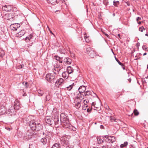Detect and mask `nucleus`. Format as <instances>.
<instances>
[{
  "label": "nucleus",
  "instance_id": "1",
  "mask_svg": "<svg viewBox=\"0 0 148 148\" xmlns=\"http://www.w3.org/2000/svg\"><path fill=\"white\" fill-rule=\"evenodd\" d=\"M60 123L63 127L71 130H75V128L71 125L68 116L64 113H62L60 115Z\"/></svg>",
  "mask_w": 148,
  "mask_h": 148
},
{
  "label": "nucleus",
  "instance_id": "2",
  "mask_svg": "<svg viewBox=\"0 0 148 148\" xmlns=\"http://www.w3.org/2000/svg\"><path fill=\"white\" fill-rule=\"evenodd\" d=\"M29 126L31 129L34 131H39L42 130L43 126L39 122L34 120L30 121Z\"/></svg>",
  "mask_w": 148,
  "mask_h": 148
},
{
  "label": "nucleus",
  "instance_id": "3",
  "mask_svg": "<svg viewBox=\"0 0 148 148\" xmlns=\"http://www.w3.org/2000/svg\"><path fill=\"white\" fill-rule=\"evenodd\" d=\"M84 95L81 93L79 92L77 95V97L75 99L74 103L75 106L77 108H79L81 106L82 100L84 99Z\"/></svg>",
  "mask_w": 148,
  "mask_h": 148
},
{
  "label": "nucleus",
  "instance_id": "4",
  "mask_svg": "<svg viewBox=\"0 0 148 148\" xmlns=\"http://www.w3.org/2000/svg\"><path fill=\"white\" fill-rule=\"evenodd\" d=\"M71 136H69L63 135L60 138L61 143L64 146L67 145L69 143V140Z\"/></svg>",
  "mask_w": 148,
  "mask_h": 148
},
{
  "label": "nucleus",
  "instance_id": "5",
  "mask_svg": "<svg viewBox=\"0 0 148 148\" xmlns=\"http://www.w3.org/2000/svg\"><path fill=\"white\" fill-rule=\"evenodd\" d=\"M34 131L31 129L28 130L25 133V134L24 136L23 139L25 141L30 139L34 134Z\"/></svg>",
  "mask_w": 148,
  "mask_h": 148
},
{
  "label": "nucleus",
  "instance_id": "6",
  "mask_svg": "<svg viewBox=\"0 0 148 148\" xmlns=\"http://www.w3.org/2000/svg\"><path fill=\"white\" fill-rule=\"evenodd\" d=\"M62 67L58 64H56L54 66V70L55 71L54 72V73L55 75L61 73V70L62 69Z\"/></svg>",
  "mask_w": 148,
  "mask_h": 148
},
{
  "label": "nucleus",
  "instance_id": "7",
  "mask_svg": "<svg viewBox=\"0 0 148 148\" xmlns=\"http://www.w3.org/2000/svg\"><path fill=\"white\" fill-rule=\"evenodd\" d=\"M46 78L48 81L49 82L51 83L52 82L54 83L55 76L54 75L52 74H48L46 75Z\"/></svg>",
  "mask_w": 148,
  "mask_h": 148
},
{
  "label": "nucleus",
  "instance_id": "8",
  "mask_svg": "<svg viewBox=\"0 0 148 148\" xmlns=\"http://www.w3.org/2000/svg\"><path fill=\"white\" fill-rule=\"evenodd\" d=\"M15 110L13 107H11L6 112V114L8 116H13L14 115L16 114Z\"/></svg>",
  "mask_w": 148,
  "mask_h": 148
},
{
  "label": "nucleus",
  "instance_id": "9",
  "mask_svg": "<svg viewBox=\"0 0 148 148\" xmlns=\"http://www.w3.org/2000/svg\"><path fill=\"white\" fill-rule=\"evenodd\" d=\"M2 10H3L7 12L12 11L13 10L12 7L10 5H5L3 7Z\"/></svg>",
  "mask_w": 148,
  "mask_h": 148
},
{
  "label": "nucleus",
  "instance_id": "10",
  "mask_svg": "<svg viewBox=\"0 0 148 148\" xmlns=\"http://www.w3.org/2000/svg\"><path fill=\"white\" fill-rule=\"evenodd\" d=\"M45 121L46 123L50 125H53V123L54 122L53 119L50 118L49 116H47L46 117Z\"/></svg>",
  "mask_w": 148,
  "mask_h": 148
},
{
  "label": "nucleus",
  "instance_id": "11",
  "mask_svg": "<svg viewBox=\"0 0 148 148\" xmlns=\"http://www.w3.org/2000/svg\"><path fill=\"white\" fill-rule=\"evenodd\" d=\"M53 119L54 122L53 123V124L55 125L56 127H58V125L59 123V119L58 116H55L54 117H53Z\"/></svg>",
  "mask_w": 148,
  "mask_h": 148
},
{
  "label": "nucleus",
  "instance_id": "12",
  "mask_svg": "<svg viewBox=\"0 0 148 148\" xmlns=\"http://www.w3.org/2000/svg\"><path fill=\"white\" fill-rule=\"evenodd\" d=\"M12 107H13L16 110H18L20 108L21 106L18 100H15L14 102V106Z\"/></svg>",
  "mask_w": 148,
  "mask_h": 148
},
{
  "label": "nucleus",
  "instance_id": "13",
  "mask_svg": "<svg viewBox=\"0 0 148 148\" xmlns=\"http://www.w3.org/2000/svg\"><path fill=\"white\" fill-rule=\"evenodd\" d=\"M20 26V24L18 23H14L12 24L11 29L13 30H16Z\"/></svg>",
  "mask_w": 148,
  "mask_h": 148
},
{
  "label": "nucleus",
  "instance_id": "14",
  "mask_svg": "<svg viewBox=\"0 0 148 148\" xmlns=\"http://www.w3.org/2000/svg\"><path fill=\"white\" fill-rule=\"evenodd\" d=\"M64 80L62 78H60L56 82V83L59 86H60L64 84Z\"/></svg>",
  "mask_w": 148,
  "mask_h": 148
},
{
  "label": "nucleus",
  "instance_id": "15",
  "mask_svg": "<svg viewBox=\"0 0 148 148\" xmlns=\"http://www.w3.org/2000/svg\"><path fill=\"white\" fill-rule=\"evenodd\" d=\"M6 108L4 106H0V115H2L5 112Z\"/></svg>",
  "mask_w": 148,
  "mask_h": 148
},
{
  "label": "nucleus",
  "instance_id": "16",
  "mask_svg": "<svg viewBox=\"0 0 148 148\" xmlns=\"http://www.w3.org/2000/svg\"><path fill=\"white\" fill-rule=\"evenodd\" d=\"M86 89V87L84 86H81L79 88L78 90L79 92L82 93L84 92Z\"/></svg>",
  "mask_w": 148,
  "mask_h": 148
},
{
  "label": "nucleus",
  "instance_id": "17",
  "mask_svg": "<svg viewBox=\"0 0 148 148\" xmlns=\"http://www.w3.org/2000/svg\"><path fill=\"white\" fill-rule=\"evenodd\" d=\"M63 61L66 64H69L71 63V60L68 57L65 58Z\"/></svg>",
  "mask_w": 148,
  "mask_h": 148
},
{
  "label": "nucleus",
  "instance_id": "18",
  "mask_svg": "<svg viewBox=\"0 0 148 148\" xmlns=\"http://www.w3.org/2000/svg\"><path fill=\"white\" fill-rule=\"evenodd\" d=\"M33 37V36L32 34H30L28 36L25 38V40L26 42H29V41H31V40L32 39Z\"/></svg>",
  "mask_w": 148,
  "mask_h": 148
},
{
  "label": "nucleus",
  "instance_id": "19",
  "mask_svg": "<svg viewBox=\"0 0 148 148\" xmlns=\"http://www.w3.org/2000/svg\"><path fill=\"white\" fill-rule=\"evenodd\" d=\"M25 32L24 30H22L17 34V36L19 38L21 37L24 35Z\"/></svg>",
  "mask_w": 148,
  "mask_h": 148
},
{
  "label": "nucleus",
  "instance_id": "20",
  "mask_svg": "<svg viewBox=\"0 0 148 148\" xmlns=\"http://www.w3.org/2000/svg\"><path fill=\"white\" fill-rule=\"evenodd\" d=\"M67 72L69 74L73 72V69L71 66H68L67 68Z\"/></svg>",
  "mask_w": 148,
  "mask_h": 148
},
{
  "label": "nucleus",
  "instance_id": "21",
  "mask_svg": "<svg viewBox=\"0 0 148 148\" xmlns=\"http://www.w3.org/2000/svg\"><path fill=\"white\" fill-rule=\"evenodd\" d=\"M95 94V93H94L92 91H87L86 92H85L84 93V96H88L89 95H92V94Z\"/></svg>",
  "mask_w": 148,
  "mask_h": 148
},
{
  "label": "nucleus",
  "instance_id": "22",
  "mask_svg": "<svg viewBox=\"0 0 148 148\" xmlns=\"http://www.w3.org/2000/svg\"><path fill=\"white\" fill-rule=\"evenodd\" d=\"M54 57L55 58L56 60L59 61L60 63H61L62 62V58H60L57 56H55Z\"/></svg>",
  "mask_w": 148,
  "mask_h": 148
},
{
  "label": "nucleus",
  "instance_id": "23",
  "mask_svg": "<svg viewBox=\"0 0 148 148\" xmlns=\"http://www.w3.org/2000/svg\"><path fill=\"white\" fill-rule=\"evenodd\" d=\"M69 74L66 72L65 71L62 73V76L64 78L67 79L68 77Z\"/></svg>",
  "mask_w": 148,
  "mask_h": 148
},
{
  "label": "nucleus",
  "instance_id": "24",
  "mask_svg": "<svg viewBox=\"0 0 148 148\" xmlns=\"http://www.w3.org/2000/svg\"><path fill=\"white\" fill-rule=\"evenodd\" d=\"M88 54L91 57H94L95 55V53L94 50L93 49L90 52L88 53Z\"/></svg>",
  "mask_w": 148,
  "mask_h": 148
},
{
  "label": "nucleus",
  "instance_id": "25",
  "mask_svg": "<svg viewBox=\"0 0 148 148\" xmlns=\"http://www.w3.org/2000/svg\"><path fill=\"white\" fill-rule=\"evenodd\" d=\"M40 141L43 145H45L47 143V138L46 137L42 138L41 139Z\"/></svg>",
  "mask_w": 148,
  "mask_h": 148
},
{
  "label": "nucleus",
  "instance_id": "26",
  "mask_svg": "<svg viewBox=\"0 0 148 148\" xmlns=\"http://www.w3.org/2000/svg\"><path fill=\"white\" fill-rule=\"evenodd\" d=\"M116 140L114 136L112 137H110V138H109L108 140L110 141L109 142H111L112 143H113L116 141Z\"/></svg>",
  "mask_w": 148,
  "mask_h": 148
},
{
  "label": "nucleus",
  "instance_id": "27",
  "mask_svg": "<svg viewBox=\"0 0 148 148\" xmlns=\"http://www.w3.org/2000/svg\"><path fill=\"white\" fill-rule=\"evenodd\" d=\"M51 148H60V145L59 143H56L54 144Z\"/></svg>",
  "mask_w": 148,
  "mask_h": 148
},
{
  "label": "nucleus",
  "instance_id": "28",
  "mask_svg": "<svg viewBox=\"0 0 148 148\" xmlns=\"http://www.w3.org/2000/svg\"><path fill=\"white\" fill-rule=\"evenodd\" d=\"M9 16V18H8V20H10V21H12V19L14 17L13 14L10 13L8 14Z\"/></svg>",
  "mask_w": 148,
  "mask_h": 148
},
{
  "label": "nucleus",
  "instance_id": "29",
  "mask_svg": "<svg viewBox=\"0 0 148 148\" xmlns=\"http://www.w3.org/2000/svg\"><path fill=\"white\" fill-rule=\"evenodd\" d=\"M5 53L4 50L1 49H0V57L2 58L5 55Z\"/></svg>",
  "mask_w": 148,
  "mask_h": 148
},
{
  "label": "nucleus",
  "instance_id": "30",
  "mask_svg": "<svg viewBox=\"0 0 148 148\" xmlns=\"http://www.w3.org/2000/svg\"><path fill=\"white\" fill-rule=\"evenodd\" d=\"M97 138L98 143L101 144L103 142V140L101 139L100 137H97Z\"/></svg>",
  "mask_w": 148,
  "mask_h": 148
},
{
  "label": "nucleus",
  "instance_id": "31",
  "mask_svg": "<svg viewBox=\"0 0 148 148\" xmlns=\"http://www.w3.org/2000/svg\"><path fill=\"white\" fill-rule=\"evenodd\" d=\"M48 3H51L53 5H54L56 3V0H47Z\"/></svg>",
  "mask_w": 148,
  "mask_h": 148
},
{
  "label": "nucleus",
  "instance_id": "32",
  "mask_svg": "<svg viewBox=\"0 0 148 148\" xmlns=\"http://www.w3.org/2000/svg\"><path fill=\"white\" fill-rule=\"evenodd\" d=\"M74 85V83H73L72 84L70 85L69 86L67 87L66 88L68 90L70 91L71 90Z\"/></svg>",
  "mask_w": 148,
  "mask_h": 148
},
{
  "label": "nucleus",
  "instance_id": "33",
  "mask_svg": "<svg viewBox=\"0 0 148 148\" xmlns=\"http://www.w3.org/2000/svg\"><path fill=\"white\" fill-rule=\"evenodd\" d=\"M38 93L39 94V96H42L44 94V92L43 90L39 89L38 90Z\"/></svg>",
  "mask_w": 148,
  "mask_h": 148
},
{
  "label": "nucleus",
  "instance_id": "34",
  "mask_svg": "<svg viewBox=\"0 0 148 148\" xmlns=\"http://www.w3.org/2000/svg\"><path fill=\"white\" fill-rule=\"evenodd\" d=\"M128 145V142L127 141L124 142L123 144H122L120 145V147L121 148H123L126 146Z\"/></svg>",
  "mask_w": 148,
  "mask_h": 148
},
{
  "label": "nucleus",
  "instance_id": "35",
  "mask_svg": "<svg viewBox=\"0 0 148 148\" xmlns=\"http://www.w3.org/2000/svg\"><path fill=\"white\" fill-rule=\"evenodd\" d=\"M89 102V100L87 99H85L84 101V105L85 106V107H87L88 106L87 105V104Z\"/></svg>",
  "mask_w": 148,
  "mask_h": 148
},
{
  "label": "nucleus",
  "instance_id": "36",
  "mask_svg": "<svg viewBox=\"0 0 148 148\" xmlns=\"http://www.w3.org/2000/svg\"><path fill=\"white\" fill-rule=\"evenodd\" d=\"M66 148H73V146L71 145H70L69 143L67 145H66L64 146Z\"/></svg>",
  "mask_w": 148,
  "mask_h": 148
},
{
  "label": "nucleus",
  "instance_id": "37",
  "mask_svg": "<svg viewBox=\"0 0 148 148\" xmlns=\"http://www.w3.org/2000/svg\"><path fill=\"white\" fill-rule=\"evenodd\" d=\"M93 49L92 48L90 47H88L86 49V52L87 53H88L90 52L92 50H93Z\"/></svg>",
  "mask_w": 148,
  "mask_h": 148
},
{
  "label": "nucleus",
  "instance_id": "38",
  "mask_svg": "<svg viewBox=\"0 0 148 148\" xmlns=\"http://www.w3.org/2000/svg\"><path fill=\"white\" fill-rule=\"evenodd\" d=\"M115 59L116 61L118 62V64L122 66H124V65L116 57H115Z\"/></svg>",
  "mask_w": 148,
  "mask_h": 148
},
{
  "label": "nucleus",
  "instance_id": "39",
  "mask_svg": "<svg viewBox=\"0 0 148 148\" xmlns=\"http://www.w3.org/2000/svg\"><path fill=\"white\" fill-rule=\"evenodd\" d=\"M134 113L135 115L137 116L139 114V112L136 109H135L134 111Z\"/></svg>",
  "mask_w": 148,
  "mask_h": 148
},
{
  "label": "nucleus",
  "instance_id": "40",
  "mask_svg": "<svg viewBox=\"0 0 148 148\" xmlns=\"http://www.w3.org/2000/svg\"><path fill=\"white\" fill-rule=\"evenodd\" d=\"M114 5L115 6H117V5L119 4V1H113Z\"/></svg>",
  "mask_w": 148,
  "mask_h": 148
},
{
  "label": "nucleus",
  "instance_id": "41",
  "mask_svg": "<svg viewBox=\"0 0 148 148\" xmlns=\"http://www.w3.org/2000/svg\"><path fill=\"white\" fill-rule=\"evenodd\" d=\"M23 84L27 88L28 87L29 84L27 82H23Z\"/></svg>",
  "mask_w": 148,
  "mask_h": 148
},
{
  "label": "nucleus",
  "instance_id": "42",
  "mask_svg": "<svg viewBox=\"0 0 148 148\" xmlns=\"http://www.w3.org/2000/svg\"><path fill=\"white\" fill-rule=\"evenodd\" d=\"M139 31H140L141 32H142L143 31V30H145V29L144 28V27L142 26V27H140L139 29Z\"/></svg>",
  "mask_w": 148,
  "mask_h": 148
},
{
  "label": "nucleus",
  "instance_id": "43",
  "mask_svg": "<svg viewBox=\"0 0 148 148\" xmlns=\"http://www.w3.org/2000/svg\"><path fill=\"white\" fill-rule=\"evenodd\" d=\"M143 49L145 51L148 50V48L145 45H143L142 47Z\"/></svg>",
  "mask_w": 148,
  "mask_h": 148
},
{
  "label": "nucleus",
  "instance_id": "44",
  "mask_svg": "<svg viewBox=\"0 0 148 148\" xmlns=\"http://www.w3.org/2000/svg\"><path fill=\"white\" fill-rule=\"evenodd\" d=\"M46 100L47 101H49L50 100V95H47L46 96Z\"/></svg>",
  "mask_w": 148,
  "mask_h": 148
},
{
  "label": "nucleus",
  "instance_id": "45",
  "mask_svg": "<svg viewBox=\"0 0 148 148\" xmlns=\"http://www.w3.org/2000/svg\"><path fill=\"white\" fill-rule=\"evenodd\" d=\"M114 118L113 117L110 116V120L111 122L114 121Z\"/></svg>",
  "mask_w": 148,
  "mask_h": 148
},
{
  "label": "nucleus",
  "instance_id": "46",
  "mask_svg": "<svg viewBox=\"0 0 148 148\" xmlns=\"http://www.w3.org/2000/svg\"><path fill=\"white\" fill-rule=\"evenodd\" d=\"M34 145V143L32 144H30L29 145V148H34V147H33V145Z\"/></svg>",
  "mask_w": 148,
  "mask_h": 148
},
{
  "label": "nucleus",
  "instance_id": "47",
  "mask_svg": "<svg viewBox=\"0 0 148 148\" xmlns=\"http://www.w3.org/2000/svg\"><path fill=\"white\" fill-rule=\"evenodd\" d=\"M92 109V107H91L90 109L89 108L87 109V112H90L91 110Z\"/></svg>",
  "mask_w": 148,
  "mask_h": 148
},
{
  "label": "nucleus",
  "instance_id": "48",
  "mask_svg": "<svg viewBox=\"0 0 148 148\" xmlns=\"http://www.w3.org/2000/svg\"><path fill=\"white\" fill-rule=\"evenodd\" d=\"M130 148H136V147L134 145H130Z\"/></svg>",
  "mask_w": 148,
  "mask_h": 148
},
{
  "label": "nucleus",
  "instance_id": "49",
  "mask_svg": "<svg viewBox=\"0 0 148 148\" xmlns=\"http://www.w3.org/2000/svg\"><path fill=\"white\" fill-rule=\"evenodd\" d=\"M141 19V18L140 17H138L136 18V20L138 22L139 20H140Z\"/></svg>",
  "mask_w": 148,
  "mask_h": 148
},
{
  "label": "nucleus",
  "instance_id": "50",
  "mask_svg": "<svg viewBox=\"0 0 148 148\" xmlns=\"http://www.w3.org/2000/svg\"><path fill=\"white\" fill-rule=\"evenodd\" d=\"M95 105V103L94 102H93L92 103V106H94Z\"/></svg>",
  "mask_w": 148,
  "mask_h": 148
},
{
  "label": "nucleus",
  "instance_id": "51",
  "mask_svg": "<svg viewBox=\"0 0 148 148\" xmlns=\"http://www.w3.org/2000/svg\"><path fill=\"white\" fill-rule=\"evenodd\" d=\"M100 128L101 129H103L104 128V126L102 125H101L100 126Z\"/></svg>",
  "mask_w": 148,
  "mask_h": 148
},
{
  "label": "nucleus",
  "instance_id": "52",
  "mask_svg": "<svg viewBox=\"0 0 148 148\" xmlns=\"http://www.w3.org/2000/svg\"><path fill=\"white\" fill-rule=\"evenodd\" d=\"M128 81H129V82H131V79L130 78L129 79H128Z\"/></svg>",
  "mask_w": 148,
  "mask_h": 148
},
{
  "label": "nucleus",
  "instance_id": "53",
  "mask_svg": "<svg viewBox=\"0 0 148 148\" xmlns=\"http://www.w3.org/2000/svg\"><path fill=\"white\" fill-rule=\"evenodd\" d=\"M137 22V23H138V24H141V22H140V21H139V22H138V21Z\"/></svg>",
  "mask_w": 148,
  "mask_h": 148
},
{
  "label": "nucleus",
  "instance_id": "54",
  "mask_svg": "<svg viewBox=\"0 0 148 148\" xmlns=\"http://www.w3.org/2000/svg\"><path fill=\"white\" fill-rule=\"evenodd\" d=\"M122 68H123V69L124 70H125V67H124V65L123 66H122Z\"/></svg>",
  "mask_w": 148,
  "mask_h": 148
},
{
  "label": "nucleus",
  "instance_id": "55",
  "mask_svg": "<svg viewBox=\"0 0 148 148\" xmlns=\"http://www.w3.org/2000/svg\"><path fill=\"white\" fill-rule=\"evenodd\" d=\"M105 35L107 37H108V35L107 34H105Z\"/></svg>",
  "mask_w": 148,
  "mask_h": 148
},
{
  "label": "nucleus",
  "instance_id": "56",
  "mask_svg": "<svg viewBox=\"0 0 148 148\" xmlns=\"http://www.w3.org/2000/svg\"><path fill=\"white\" fill-rule=\"evenodd\" d=\"M146 54H147V53H144L143 55V56H144L146 55Z\"/></svg>",
  "mask_w": 148,
  "mask_h": 148
},
{
  "label": "nucleus",
  "instance_id": "57",
  "mask_svg": "<svg viewBox=\"0 0 148 148\" xmlns=\"http://www.w3.org/2000/svg\"><path fill=\"white\" fill-rule=\"evenodd\" d=\"M119 37V38H120V35L119 34H118V35H117Z\"/></svg>",
  "mask_w": 148,
  "mask_h": 148
},
{
  "label": "nucleus",
  "instance_id": "58",
  "mask_svg": "<svg viewBox=\"0 0 148 148\" xmlns=\"http://www.w3.org/2000/svg\"><path fill=\"white\" fill-rule=\"evenodd\" d=\"M113 147L114 148H117V146H116H116H115V147Z\"/></svg>",
  "mask_w": 148,
  "mask_h": 148
},
{
  "label": "nucleus",
  "instance_id": "59",
  "mask_svg": "<svg viewBox=\"0 0 148 148\" xmlns=\"http://www.w3.org/2000/svg\"><path fill=\"white\" fill-rule=\"evenodd\" d=\"M145 35L146 36H148V34H145Z\"/></svg>",
  "mask_w": 148,
  "mask_h": 148
},
{
  "label": "nucleus",
  "instance_id": "60",
  "mask_svg": "<svg viewBox=\"0 0 148 148\" xmlns=\"http://www.w3.org/2000/svg\"><path fill=\"white\" fill-rule=\"evenodd\" d=\"M108 137L107 136H105V138H108V137Z\"/></svg>",
  "mask_w": 148,
  "mask_h": 148
},
{
  "label": "nucleus",
  "instance_id": "61",
  "mask_svg": "<svg viewBox=\"0 0 148 148\" xmlns=\"http://www.w3.org/2000/svg\"><path fill=\"white\" fill-rule=\"evenodd\" d=\"M86 38H87V37L86 36L85 37V40H86Z\"/></svg>",
  "mask_w": 148,
  "mask_h": 148
},
{
  "label": "nucleus",
  "instance_id": "62",
  "mask_svg": "<svg viewBox=\"0 0 148 148\" xmlns=\"http://www.w3.org/2000/svg\"><path fill=\"white\" fill-rule=\"evenodd\" d=\"M42 134L43 135H44L45 134V133L44 132H43Z\"/></svg>",
  "mask_w": 148,
  "mask_h": 148
},
{
  "label": "nucleus",
  "instance_id": "63",
  "mask_svg": "<svg viewBox=\"0 0 148 148\" xmlns=\"http://www.w3.org/2000/svg\"><path fill=\"white\" fill-rule=\"evenodd\" d=\"M147 68L148 69V65L147 66Z\"/></svg>",
  "mask_w": 148,
  "mask_h": 148
},
{
  "label": "nucleus",
  "instance_id": "64",
  "mask_svg": "<svg viewBox=\"0 0 148 148\" xmlns=\"http://www.w3.org/2000/svg\"><path fill=\"white\" fill-rule=\"evenodd\" d=\"M148 78V76H147V77H146V78Z\"/></svg>",
  "mask_w": 148,
  "mask_h": 148
}]
</instances>
